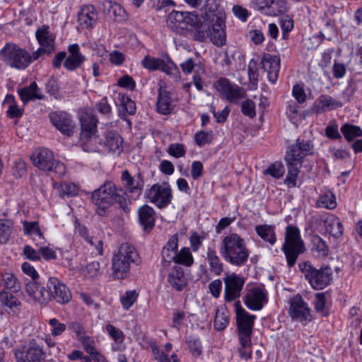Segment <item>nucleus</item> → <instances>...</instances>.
Returning a JSON list of instances; mask_svg holds the SVG:
<instances>
[{
	"instance_id": "32",
	"label": "nucleus",
	"mask_w": 362,
	"mask_h": 362,
	"mask_svg": "<svg viewBox=\"0 0 362 362\" xmlns=\"http://www.w3.org/2000/svg\"><path fill=\"white\" fill-rule=\"evenodd\" d=\"M117 103L122 107V109L119 110V115L121 118L125 117L127 115H132L135 113V103L127 95L119 93L117 95Z\"/></svg>"
},
{
	"instance_id": "13",
	"label": "nucleus",
	"mask_w": 362,
	"mask_h": 362,
	"mask_svg": "<svg viewBox=\"0 0 362 362\" xmlns=\"http://www.w3.org/2000/svg\"><path fill=\"white\" fill-rule=\"evenodd\" d=\"M217 90L230 103H238L245 97V92L239 86L226 78H220L216 83Z\"/></svg>"
},
{
	"instance_id": "45",
	"label": "nucleus",
	"mask_w": 362,
	"mask_h": 362,
	"mask_svg": "<svg viewBox=\"0 0 362 362\" xmlns=\"http://www.w3.org/2000/svg\"><path fill=\"white\" fill-rule=\"evenodd\" d=\"M313 245V250L318 253V255L322 257L327 256L329 253V247L326 242L318 235H315L312 238Z\"/></svg>"
},
{
	"instance_id": "24",
	"label": "nucleus",
	"mask_w": 362,
	"mask_h": 362,
	"mask_svg": "<svg viewBox=\"0 0 362 362\" xmlns=\"http://www.w3.org/2000/svg\"><path fill=\"white\" fill-rule=\"evenodd\" d=\"M81 127V139H90L97 131V117L91 112H83L80 117Z\"/></svg>"
},
{
	"instance_id": "14",
	"label": "nucleus",
	"mask_w": 362,
	"mask_h": 362,
	"mask_svg": "<svg viewBox=\"0 0 362 362\" xmlns=\"http://www.w3.org/2000/svg\"><path fill=\"white\" fill-rule=\"evenodd\" d=\"M50 300L52 298L59 304H66L71 299V293L69 288L62 281L56 277L49 278L47 282Z\"/></svg>"
},
{
	"instance_id": "47",
	"label": "nucleus",
	"mask_w": 362,
	"mask_h": 362,
	"mask_svg": "<svg viewBox=\"0 0 362 362\" xmlns=\"http://www.w3.org/2000/svg\"><path fill=\"white\" fill-rule=\"evenodd\" d=\"M303 153L299 150L298 148L294 144L291 146L289 150L286 152L285 156L286 162H295L302 163L304 158Z\"/></svg>"
},
{
	"instance_id": "8",
	"label": "nucleus",
	"mask_w": 362,
	"mask_h": 362,
	"mask_svg": "<svg viewBox=\"0 0 362 362\" xmlns=\"http://www.w3.org/2000/svg\"><path fill=\"white\" fill-rule=\"evenodd\" d=\"M235 310L239 339H242L245 346L248 345L251 339L255 316L247 312L238 302L235 303Z\"/></svg>"
},
{
	"instance_id": "19",
	"label": "nucleus",
	"mask_w": 362,
	"mask_h": 362,
	"mask_svg": "<svg viewBox=\"0 0 362 362\" xmlns=\"http://www.w3.org/2000/svg\"><path fill=\"white\" fill-rule=\"evenodd\" d=\"M28 295L40 304H47L50 300L49 289L41 286L37 281H30L25 285Z\"/></svg>"
},
{
	"instance_id": "22",
	"label": "nucleus",
	"mask_w": 362,
	"mask_h": 362,
	"mask_svg": "<svg viewBox=\"0 0 362 362\" xmlns=\"http://www.w3.org/2000/svg\"><path fill=\"white\" fill-rule=\"evenodd\" d=\"M98 21V13L93 5H83L78 13V22L86 29H91Z\"/></svg>"
},
{
	"instance_id": "40",
	"label": "nucleus",
	"mask_w": 362,
	"mask_h": 362,
	"mask_svg": "<svg viewBox=\"0 0 362 362\" xmlns=\"http://www.w3.org/2000/svg\"><path fill=\"white\" fill-rule=\"evenodd\" d=\"M172 262L185 267H190L194 263V258L189 248L182 247L174 255Z\"/></svg>"
},
{
	"instance_id": "34",
	"label": "nucleus",
	"mask_w": 362,
	"mask_h": 362,
	"mask_svg": "<svg viewBox=\"0 0 362 362\" xmlns=\"http://www.w3.org/2000/svg\"><path fill=\"white\" fill-rule=\"evenodd\" d=\"M19 96L23 103H26L31 100L43 98V95L40 94V90L35 82H33L30 86L23 88L18 90Z\"/></svg>"
},
{
	"instance_id": "37",
	"label": "nucleus",
	"mask_w": 362,
	"mask_h": 362,
	"mask_svg": "<svg viewBox=\"0 0 362 362\" xmlns=\"http://www.w3.org/2000/svg\"><path fill=\"white\" fill-rule=\"evenodd\" d=\"M54 187L62 198L74 197L78 192V187L72 182L54 183Z\"/></svg>"
},
{
	"instance_id": "49",
	"label": "nucleus",
	"mask_w": 362,
	"mask_h": 362,
	"mask_svg": "<svg viewBox=\"0 0 362 362\" xmlns=\"http://www.w3.org/2000/svg\"><path fill=\"white\" fill-rule=\"evenodd\" d=\"M161 59L146 55L141 61L142 66L150 71L158 70L161 63Z\"/></svg>"
},
{
	"instance_id": "28",
	"label": "nucleus",
	"mask_w": 362,
	"mask_h": 362,
	"mask_svg": "<svg viewBox=\"0 0 362 362\" xmlns=\"http://www.w3.org/2000/svg\"><path fill=\"white\" fill-rule=\"evenodd\" d=\"M175 105L170 96V93L162 87L158 89L156 108L158 113L167 115L173 110Z\"/></svg>"
},
{
	"instance_id": "6",
	"label": "nucleus",
	"mask_w": 362,
	"mask_h": 362,
	"mask_svg": "<svg viewBox=\"0 0 362 362\" xmlns=\"http://www.w3.org/2000/svg\"><path fill=\"white\" fill-rule=\"evenodd\" d=\"M298 267L305 279L315 290L323 289L329 285L332 280V269L328 266L321 267L317 269L309 262H305L300 263Z\"/></svg>"
},
{
	"instance_id": "23",
	"label": "nucleus",
	"mask_w": 362,
	"mask_h": 362,
	"mask_svg": "<svg viewBox=\"0 0 362 362\" xmlns=\"http://www.w3.org/2000/svg\"><path fill=\"white\" fill-rule=\"evenodd\" d=\"M167 281L177 291H182L187 285L184 269L177 265L170 268L167 276Z\"/></svg>"
},
{
	"instance_id": "55",
	"label": "nucleus",
	"mask_w": 362,
	"mask_h": 362,
	"mask_svg": "<svg viewBox=\"0 0 362 362\" xmlns=\"http://www.w3.org/2000/svg\"><path fill=\"white\" fill-rule=\"evenodd\" d=\"M151 6L156 11L164 10L167 12L170 8L175 6L173 0H150Z\"/></svg>"
},
{
	"instance_id": "38",
	"label": "nucleus",
	"mask_w": 362,
	"mask_h": 362,
	"mask_svg": "<svg viewBox=\"0 0 362 362\" xmlns=\"http://www.w3.org/2000/svg\"><path fill=\"white\" fill-rule=\"evenodd\" d=\"M1 286L4 291L7 289L12 292H16L20 289V283L13 274L6 272L1 275L0 288Z\"/></svg>"
},
{
	"instance_id": "20",
	"label": "nucleus",
	"mask_w": 362,
	"mask_h": 362,
	"mask_svg": "<svg viewBox=\"0 0 362 362\" xmlns=\"http://www.w3.org/2000/svg\"><path fill=\"white\" fill-rule=\"evenodd\" d=\"M263 69L267 71L269 81L274 83L279 77L280 58L276 55L264 53L261 60Z\"/></svg>"
},
{
	"instance_id": "17",
	"label": "nucleus",
	"mask_w": 362,
	"mask_h": 362,
	"mask_svg": "<svg viewBox=\"0 0 362 362\" xmlns=\"http://www.w3.org/2000/svg\"><path fill=\"white\" fill-rule=\"evenodd\" d=\"M267 302V291L259 286L249 289L244 298L247 308L252 310H260Z\"/></svg>"
},
{
	"instance_id": "50",
	"label": "nucleus",
	"mask_w": 362,
	"mask_h": 362,
	"mask_svg": "<svg viewBox=\"0 0 362 362\" xmlns=\"http://www.w3.org/2000/svg\"><path fill=\"white\" fill-rule=\"evenodd\" d=\"M279 24L282 30L283 38L286 39L288 33L293 28V20L288 15L284 16L279 19Z\"/></svg>"
},
{
	"instance_id": "64",
	"label": "nucleus",
	"mask_w": 362,
	"mask_h": 362,
	"mask_svg": "<svg viewBox=\"0 0 362 362\" xmlns=\"http://www.w3.org/2000/svg\"><path fill=\"white\" fill-rule=\"evenodd\" d=\"M81 341L84 350L90 356L97 350L95 347V341L89 337H83L81 338Z\"/></svg>"
},
{
	"instance_id": "61",
	"label": "nucleus",
	"mask_w": 362,
	"mask_h": 362,
	"mask_svg": "<svg viewBox=\"0 0 362 362\" xmlns=\"http://www.w3.org/2000/svg\"><path fill=\"white\" fill-rule=\"evenodd\" d=\"M168 153L170 156L178 158L185 156V149L181 144H172L169 146Z\"/></svg>"
},
{
	"instance_id": "25",
	"label": "nucleus",
	"mask_w": 362,
	"mask_h": 362,
	"mask_svg": "<svg viewBox=\"0 0 362 362\" xmlns=\"http://www.w3.org/2000/svg\"><path fill=\"white\" fill-rule=\"evenodd\" d=\"M36 39L42 48L48 51V54H51L55 49V36L50 32L49 27L47 25H43L35 32Z\"/></svg>"
},
{
	"instance_id": "21",
	"label": "nucleus",
	"mask_w": 362,
	"mask_h": 362,
	"mask_svg": "<svg viewBox=\"0 0 362 362\" xmlns=\"http://www.w3.org/2000/svg\"><path fill=\"white\" fill-rule=\"evenodd\" d=\"M67 50L69 55L66 57L64 66L68 71H73L83 64L86 57L81 53L79 46L76 43L70 45Z\"/></svg>"
},
{
	"instance_id": "57",
	"label": "nucleus",
	"mask_w": 362,
	"mask_h": 362,
	"mask_svg": "<svg viewBox=\"0 0 362 362\" xmlns=\"http://www.w3.org/2000/svg\"><path fill=\"white\" fill-rule=\"evenodd\" d=\"M241 111L245 116L250 118L255 117L256 115L255 103L250 99L246 100L242 103Z\"/></svg>"
},
{
	"instance_id": "27",
	"label": "nucleus",
	"mask_w": 362,
	"mask_h": 362,
	"mask_svg": "<svg viewBox=\"0 0 362 362\" xmlns=\"http://www.w3.org/2000/svg\"><path fill=\"white\" fill-rule=\"evenodd\" d=\"M178 247V235L174 234L172 235L167 244L163 247L162 258L163 262L161 264L160 274H164L165 269L170 264L173 259L174 255L177 252Z\"/></svg>"
},
{
	"instance_id": "1",
	"label": "nucleus",
	"mask_w": 362,
	"mask_h": 362,
	"mask_svg": "<svg viewBox=\"0 0 362 362\" xmlns=\"http://www.w3.org/2000/svg\"><path fill=\"white\" fill-rule=\"evenodd\" d=\"M92 202L97 206L98 214L102 215L105 209L114 204H117L125 213L130 211L131 202L126 198L123 188L117 187L112 182L108 181L94 190L91 195Z\"/></svg>"
},
{
	"instance_id": "7",
	"label": "nucleus",
	"mask_w": 362,
	"mask_h": 362,
	"mask_svg": "<svg viewBox=\"0 0 362 362\" xmlns=\"http://www.w3.org/2000/svg\"><path fill=\"white\" fill-rule=\"evenodd\" d=\"M34 165L45 172H53L61 177L65 174L66 168L63 163L54 159L52 151L47 148L36 150L30 156Z\"/></svg>"
},
{
	"instance_id": "43",
	"label": "nucleus",
	"mask_w": 362,
	"mask_h": 362,
	"mask_svg": "<svg viewBox=\"0 0 362 362\" xmlns=\"http://www.w3.org/2000/svg\"><path fill=\"white\" fill-rule=\"evenodd\" d=\"M341 132L348 141H353L356 137L362 136V129L359 127L348 123L341 126Z\"/></svg>"
},
{
	"instance_id": "60",
	"label": "nucleus",
	"mask_w": 362,
	"mask_h": 362,
	"mask_svg": "<svg viewBox=\"0 0 362 362\" xmlns=\"http://www.w3.org/2000/svg\"><path fill=\"white\" fill-rule=\"evenodd\" d=\"M95 107L99 112L106 115L107 117H110L112 112V108L107 102V97L103 98L101 100L95 105Z\"/></svg>"
},
{
	"instance_id": "53",
	"label": "nucleus",
	"mask_w": 362,
	"mask_h": 362,
	"mask_svg": "<svg viewBox=\"0 0 362 362\" xmlns=\"http://www.w3.org/2000/svg\"><path fill=\"white\" fill-rule=\"evenodd\" d=\"M48 324L51 327V334L53 337L62 335L66 329V325L61 323L57 318L49 320Z\"/></svg>"
},
{
	"instance_id": "59",
	"label": "nucleus",
	"mask_w": 362,
	"mask_h": 362,
	"mask_svg": "<svg viewBox=\"0 0 362 362\" xmlns=\"http://www.w3.org/2000/svg\"><path fill=\"white\" fill-rule=\"evenodd\" d=\"M240 346L238 349L240 358L246 361L249 360L252 357V341L250 339V344L247 345L243 344L242 339H239Z\"/></svg>"
},
{
	"instance_id": "18",
	"label": "nucleus",
	"mask_w": 362,
	"mask_h": 362,
	"mask_svg": "<svg viewBox=\"0 0 362 362\" xmlns=\"http://www.w3.org/2000/svg\"><path fill=\"white\" fill-rule=\"evenodd\" d=\"M226 25L220 17L213 19L211 25L208 28L207 35L211 41L217 47H222L226 42Z\"/></svg>"
},
{
	"instance_id": "56",
	"label": "nucleus",
	"mask_w": 362,
	"mask_h": 362,
	"mask_svg": "<svg viewBox=\"0 0 362 362\" xmlns=\"http://www.w3.org/2000/svg\"><path fill=\"white\" fill-rule=\"evenodd\" d=\"M213 138L212 132L199 131L194 135V141L199 146L209 144Z\"/></svg>"
},
{
	"instance_id": "15",
	"label": "nucleus",
	"mask_w": 362,
	"mask_h": 362,
	"mask_svg": "<svg viewBox=\"0 0 362 362\" xmlns=\"http://www.w3.org/2000/svg\"><path fill=\"white\" fill-rule=\"evenodd\" d=\"M52 124L62 134L67 136H71L76 127L71 116L66 112L56 111L49 114Z\"/></svg>"
},
{
	"instance_id": "44",
	"label": "nucleus",
	"mask_w": 362,
	"mask_h": 362,
	"mask_svg": "<svg viewBox=\"0 0 362 362\" xmlns=\"http://www.w3.org/2000/svg\"><path fill=\"white\" fill-rule=\"evenodd\" d=\"M228 322V311L224 308H218L214 319V328L216 330L221 331L227 327Z\"/></svg>"
},
{
	"instance_id": "2",
	"label": "nucleus",
	"mask_w": 362,
	"mask_h": 362,
	"mask_svg": "<svg viewBox=\"0 0 362 362\" xmlns=\"http://www.w3.org/2000/svg\"><path fill=\"white\" fill-rule=\"evenodd\" d=\"M220 253L226 262L236 267L244 265L250 255L244 239L236 233H230L224 237Z\"/></svg>"
},
{
	"instance_id": "4",
	"label": "nucleus",
	"mask_w": 362,
	"mask_h": 362,
	"mask_svg": "<svg viewBox=\"0 0 362 362\" xmlns=\"http://www.w3.org/2000/svg\"><path fill=\"white\" fill-rule=\"evenodd\" d=\"M282 250L289 267H293L298 256L305 251L303 240L300 238V230L297 227L291 225L286 227Z\"/></svg>"
},
{
	"instance_id": "9",
	"label": "nucleus",
	"mask_w": 362,
	"mask_h": 362,
	"mask_svg": "<svg viewBox=\"0 0 362 362\" xmlns=\"http://www.w3.org/2000/svg\"><path fill=\"white\" fill-rule=\"evenodd\" d=\"M14 354L17 362H42L46 356L42 346L35 340L18 348Z\"/></svg>"
},
{
	"instance_id": "33",
	"label": "nucleus",
	"mask_w": 362,
	"mask_h": 362,
	"mask_svg": "<svg viewBox=\"0 0 362 362\" xmlns=\"http://www.w3.org/2000/svg\"><path fill=\"white\" fill-rule=\"evenodd\" d=\"M0 301L10 308L13 315H17L20 313L21 302L13 294L4 290L0 291Z\"/></svg>"
},
{
	"instance_id": "12",
	"label": "nucleus",
	"mask_w": 362,
	"mask_h": 362,
	"mask_svg": "<svg viewBox=\"0 0 362 362\" xmlns=\"http://www.w3.org/2000/svg\"><path fill=\"white\" fill-rule=\"evenodd\" d=\"M223 280L225 284V300L229 303L238 298L245 284V279L240 275L232 273L226 274Z\"/></svg>"
},
{
	"instance_id": "58",
	"label": "nucleus",
	"mask_w": 362,
	"mask_h": 362,
	"mask_svg": "<svg viewBox=\"0 0 362 362\" xmlns=\"http://www.w3.org/2000/svg\"><path fill=\"white\" fill-rule=\"evenodd\" d=\"M106 330L110 337L117 343H121L124 340V334L122 331L112 325H107L106 326Z\"/></svg>"
},
{
	"instance_id": "63",
	"label": "nucleus",
	"mask_w": 362,
	"mask_h": 362,
	"mask_svg": "<svg viewBox=\"0 0 362 362\" xmlns=\"http://www.w3.org/2000/svg\"><path fill=\"white\" fill-rule=\"evenodd\" d=\"M326 304V295L325 293H318L315 294L314 305L317 312L322 313L325 311Z\"/></svg>"
},
{
	"instance_id": "31",
	"label": "nucleus",
	"mask_w": 362,
	"mask_h": 362,
	"mask_svg": "<svg viewBox=\"0 0 362 362\" xmlns=\"http://www.w3.org/2000/svg\"><path fill=\"white\" fill-rule=\"evenodd\" d=\"M103 6L105 10H107L108 13L112 15L115 21L123 22L127 19V12L119 4L106 0L103 1Z\"/></svg>"
},
{
	"instance_id": "62",
	"label": "nucleus",
	"mask_w": 362,
	"mask_h": 362,
	"mask_svg": "<svg viewBox=\"0 0 362 362\" xmlns=\"http://www.w3.org/2000/svg\"><path fill=\"white\" fill-rule=\"evenodd\" d=\"M45 88L47 93L57 98L59 96V87L57 79L54 78H49L45 85Z\"/></svg>"
},
{
	"instance_id": "48",
	"label": "nucleus",
	"mask_w": 362,
	"mask_h": 362,
	"mask_svg": "<svg viewBox=\"0 0 362 362\" xmlns=\"http://www.w3.org/2000/svg\"><path fill=\"white\" fill-rule=\"evenodd\" d=\"M284 166L281 162H275L271 164L264 171L265 175H269L275 179L283 177L284 174Z\"/></svg>"
},
{
	"instance_id": "16",
	"label": "nucleus",
	"mask_w": 362,
	"mask_h": 362,
	"mask_svg": "<svg viewBox=\"0 0 362 362\" xmlns=\"http://www.w3.org/2000/svg\"><path fill=\"white\" fill-rule=\"evenodd\" d=\"M288 313L294 320L301 322L311 321L310 308L300 295H296L291 299Z\"/></svg>"
},
{
	"instance_id": "42",
	"label": "nucleus",
	"mask_w": 362,
	"mask_h": 362,
	"mask_svg": "<svg viewBox=\"0 0 362 362\" xmlns=\"http://www.w3.org/2000/svg\"><path fill=\"white\" fill-rule=\"evenodd\" d=\"M317 102L320 105L322 111L327 110H334L342 107V103L336 100L334 98L328 95H321Z\"/></svg>"
},
{
	"instance_id": "3",
	"label": "nucleus",
	"mask_w": 362,
	"mask_h": 362,
	"mask_svg": "<svg viewBox=\"0 0 362 362\" xmlns=\"http://www.w3.org/2000/svg\"><path fill=\"white\" fill-rule=\"evenodd\" d=\"M140 262L139 255L134 246L128 243H122L112 259L113 276L116 279H123L127 276L131 264L138 265Z\"/></svg>"
},
{
	"instance_id": "30",
	"label": "nucleus",
	"mask_w": 362,
	"mask_h": 362,
	"mask_svg": "<svg viewBox=\"0 0 362 362\" xmlns=\"http://www.w3.org/2000/svg\"><path fill=\"white\" fill-rule=\"evenodd\" d=\"M326 231L336 238H340L343 234L342 223L339 217L329 214L324 220Z\"/></svg>"
},
{
	"instance_id": "26",
	"label": "nucleus",
	"mask_w": 362,
	"mask_h": 362,
	"mask_svg": "<svg viewBox=\"0 0 362 362\" xmlns=\"http://www.w3.org/2000/svg\"><path fill=\"white\" fill-rule=\"evenodd\" d=\"M139 223L145 232H150L155 226L156 211L150 206L144 204L137 211Z\"/></svg>"
},
{
	"instance_id": "39",
	"label": "nucleus",
	"mask_w": 362,
	"mask_h": 362,
	"mask_svg": "<svg viewBox=\"0 0 362 362\" xmlns=\"http://www.w3.org/2000/svg\"><path fill=\"white\" fill-rule=\"evenodd\" d=\"M257 234L264 241L273 245L276 243V235L274 227L269 225H258L255 226Z\"/></svg>"
},
{
	"instance_id": "54",
	"label": "nucleus",
	"mask_w": 362,
	"mask_h": 362,
	"mask_svg": "<svg viewBox=\"0 0 362 362\" xmlns=\"http://www.w3.org/2000/svg\"><path fill=\"white\" fill-rule=\"evenodd\" d=\"M187 344L189 351L195 356H200L202 353V346L200 340L194 337H189Z\"/></svg>"
},
{
	"instance_id": "52",
	"label": "nucleus",
	"mask_w": 362,
	"mask_h": 362,
	"mask_svg": "<svg viewBox=\"0 0 362 362\" xmlns=\"http://www.w3.org/2000/svg\"><path fill=\"white\" fill-rule=\"evenodd\" d=\"M287 4L285 0H272L270 4L269 14L277 16L287 11Z\"/></svg>"
},
{
	"instance_id": "46",
	"label": "nucleus",
	"mask_w": 362,
	"mask_h": 362,
	"mask_svg": "<svg viewBox=\"0 0 362 362\" xmlns=\"http://www.w3.org/2000/svg\"><path fill=\"white\" fill-rule=\"evenodd\" d=\"M13 230L12 222L9 220H0V245L5 244L9 240Z\"/></svg>"
},
{
	"instance_id": "36",
	"label": "nucleus",
	"mask_w": 362,
	"mask_h": 362,
	"mask_svg": "<svg viewBox=\"0 0 362 362\" xmlns=\"http://www.w3.org/2000/svg\"><path fill=\"white\" fill-rule=\"evenodd\" d=\"M316 206L330 210L335 209L337 206L335 194L330 190L324 192L319 196Z\"/></svg>"
},
{
	"instance_id": "11",
	"label": "nucleus",
	"mask_w": 362,
	"mask_h": 362,
	"mask_svg": "<svg viewBox=\"0 0 362 362\" xmlns=\"http://www.w3.org/2000/svg\"><path fill=\"white\" fill-rule=\"evenodd\" d=\"M121 181L123 185V192L134 199H138L142 193L144 187V180L141 173H138L135 176H132L127 170L122 171Z\"/></svg>"
},
{
	"instance_id": "5",
	"label": "nucleus",
	"mask_w": 362,
	"mask_h": 362,
	"mask_svg": "<svg viewBox=\"0 0 362 362\" xmlns=\"http://www.w3.org/2000/svg\"><path fill=\"white\" fill-rule=\"evenodd\" d=\"M0 60L18 70H25L30 64V52L11 42H7L0 49Z\"/></svg>"
},
{
	"instance_id": "29",
	"label": "nucleus",
	"mask_w": 362,
	"mask_h": 362,
	"mask_svg": "<svg viewBox=\"0 0 362 362\" xmlns=\"http://www.w3.org/2000/svg\"><path fill=\"white\" fill-rule=\"evenodd\" d=\"M122 143V138L117 132L110 131L106 133L104 144L105 146L110 152H112L117 156H119L123 151Z\"/></svg>"
},
{
	"instance_id": "35",
	"label": "nucleus",
	"mask_w": 362,
	"mask_h": 362,
	"mask_svg": "<svg viewBox=\"0 0 362 362\" xmlns=\"http://www.w3.org/2000/svg\"><path fill=\"white\" fill-rule=\"evenodd\" d=\"M206 259L211 272H214L217 276L221 275L223 272V264L221 262L220 257L218 256L214 249L211 247L208 248Z\"/></svg>"
},
{
	"instance_id": "51",
	"label": "nucleus",
	"mask_w": 362,
	"mask_h": 362,
	"mask_svg": "<svg viewBox=\"0 0 362 362\" xmlns=\"http://www.w3.org/2000/svg\"><path fill=\"white\" fill-rule=\"evenodd\" d=\"M138 293L135 290L126 291L125 293L121 296L120 302L125 310H128L133 305L136 300Z\"/></svg>"
},
{
	"instance_id": "10",
	"label": "nucleus",
	"mask_w": 362,
	"mask_h": 362,
	"mask_svg": "<svg viewBox=\"0 0 362 362\" xmlns=\"http://www.w3.org/2000/svg\"><path fill=\"white\" fill-rule=\"evenodd\" d=\"M146 198L159 209H163L170 204L173 195L168 185H153L146 191Z\"/></svg>"
},
{
	"instance_id": "41",
	"label": "nucleus",
	"mask_w": 362,
	"mask_h": 362,
	"mask_svg": "<svg viewBox=\"0 0 362 362\" xmlns=\"http://www.w3.org/2000/svg\"><path fill=\"white\" fill-rule=\"evenodd\" d=\"M161 63L158 70L170 76L176 81L180 79V70L170 59H168L166 62L162 59Z\"/></svg>"
}]
</instances>
